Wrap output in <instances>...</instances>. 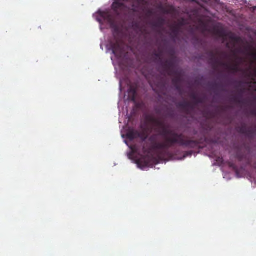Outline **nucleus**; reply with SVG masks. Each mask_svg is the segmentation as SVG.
I'll use <instances>...</instances> for the list:
<instances>
[{
    "label": "nucleus",
    "mask_w": 256,
    "mask_h": 256,
    "mask_svg": "<svg viewBox=\"0 0 256 256\" xmlns=\"http://www.w3.org/2000/svg\"><path fill=\"white\" fill-rule=\"evenodd\" d=\"M146 120L152 124L154 131L158 134L150 136L148 140L152 144V149L156 151L160 160L172 158L173 155L169 149L176 144L188 148H200L198 141L189 140L182 134L166 128L164 123L153 116L147 115Z\"/></svg>",
    "instance_id": "1"
},
{
    "label": "nucleus",
    "mask_w": 256,
    "mask_h": 256,
    "mask_svg": "<svg viewBox=\"0 0 256 256\" xmlns=\"http://www.w3.org/2000/svg\"><path fill=\"white\" fill-rule=\"evenodd\" d=\"M236 50L246 58L236 56L234 62H228L224 60L228 58L224 52L210 50L207 52L208 62L214 70L222 68L231 74L240 73L247 80H256V50L250 46H245L243 49L240 48Z\"/></svg>",
    "instance_id": "2"
},
{
    "label": "nucleus",
    "mask_w": 256,
    "mask_h": 256,
    "mask_svg": "<svg viewBox=\"0 0 256 256\" xmlns=\"http://www.w3.org/2000/svg\"><path fill=\"white\" fill-rule=\"evenodd\" d=\"M100 17L106 21L110 26V27L114 28V42H110L111 48L113 54L116 57L120 58L124 54V50L122 47V40L116 36V32H118V28L115 24V20L112 16L106 12H100Z\"/></svg>",
    "instance_id": "3"
},
{
    "label": "nucleus",
    "mask_w": 256,
    "mask_h": 256,
    "mask_svg": "<svg viewBox=\"0 0 256 256\" xmlns=\"http://www.w3.org/2000/svg\"><path fill=\"white\" fill-rule=\"evenodd\" d=\"M168 54L170 58L164 60V62L162 63V70L167 73L168 76L177 77L178 75L177 64V57L176 56L175 50L174 48L170 49Z\"/></svg>",
    "instance_id": "4"
},
{
    "label": "nucleus",
    "mask_w": 256,
    "mask_h": 256,
    "mask_svg": "<svg viewBox=\"0 0 256 256\" xmlns=\"http://www.w3.org/2000/svg\"><path fill=\"white\" fill-rule=\"evenodd\" d=\"M127 82L126 84L130 86L128 90V98L129 100L136 102V96H137V91H138V81H136V82L132 84V81H120V86L122 88V84H124V82Z\"/></svg>",
    "instance_id": "5"
},
{
    "label": "nucleus",
    "mask_w": 256,
    "mask_h": 256,
    "mask_svg": "<svg viewBox=\"0 0 256 256\" xmlns=\"http://www.w3.org/2000/svg\"><path fill=\"white\" fill-rule=\"evenodd\" d=\"M154 56L156 57V59L158 60V70L160 72V74L164 76H168L167 73H165L162 70V63L164 62V60H162V50H160L158 52H154Z\"/></svg>",
    "instance_id": "6"
},
{
    "label": "nucleus",
    "mask_w": 256,
    "mask_h": 256,
    "mask_svg": "<svg viewBox=\"0 0 256 256\" xmlns=\"http://www.w3.org/2000/svg\"><path fill=\"white\" fill-rule=\"evenodd\" d=\"M229 38L230 40V42L226 44V47L228 48H230V45L232 46V48H234L235 47L236 44H237L240 43L242 41V38L240 36H236L234 35H231L229 36Z\"/></svg>",
    "instance_id": "7"
},
{
    "label": "nucleus",
    "mask_w": 256,
    "mask_h": 256,
    "mask_svg": "<svg viewBox=\"0 0 256 256\" xmlns=\"http://www.w3.org/2000/svg\"><path fill=\"white\" fill-rule=\"evenodd\" d=\"M126 136L129 140H132L137 138L140 137V133L136 130L129 129L126 134Z\"/></svg>",
    "instance_id": "8"
},
{
    "label": "nucleus",
    "mask_w": 256,
    "mask_h": 256,
    "mask_svg": "<svg viewBox=\"0 0 256 256\" xmlns=\"http://www.w3.org/2000/svg\"><path fill=\"white\" fill-rule=\"evenodd\" d=\"M112 9L118 14H120V12L124 7V4L120 2H114L112 4Z\"/></svg>",
    "instance_id": "9"
},
{
    "label": "nucleus",
    "mask_w": 256,
    "mask_h": 256,
    "mask_svg": "<svg viewBox=\"0 0 256 256\" xmlns=\"http://www.w3.org/2000/svg\"><path fill=\"white\" fill-rule=\"evenodd\" d=\"M190 106V102L186 101H184L178 103L177 106L182 109L186 114H190L188 107Z\"/></svg>",
    "instance_id": "10"
},
{
    "label": "nucleus",
    "mask_w": 256,
    "mask_h": 256,
    "mask_svg": "<svg viewBox=\"0 0 256 256\" xmlns=\"http://www.w3.org/2000/svg\"><path fill=\"white\" fill-rule=\"evenodd\" d=\"M164 18L162 17H158L156 20L152 22L151 24L153 27L156 28H162L165 24Z\"/></svg>",
    "instance_id": "11"
},
{
    "label": "nucleus",
    "mask_w": 256,
    "mask_h": 256,
    "mask_svg": "<svg viewBox=\"0 0 256 256\" xmlns=\"http://www.w3.org/2000/svg\"><path fill=\"white\" fill-rule=\"evenodd\" d=\"M171 37L175 41V40L177 38L179 35L180 28L178 25L174 26L171 27Z\"/></svg>",
    "instance_id": "12"
},
{
    "label": "nucleus",
    "mask_w": 256,
    "mask_h": 256,
    "mask_svg": "<svg viewBox=\"0 0 256 256\" xmlns=\"http://www.w3.org/2000/svg\"><path fill=\"white\" fill-rule=\"evenodd\" d=\"M214 31L216 34L218 35L220 38L225 39L227 36V34L226 32L223 29L217 28L215 29Z\"/></svg>",
    "instance_id": "13"
},
{
    "label": "nucleus",
    "mask_w": 256,
    "mask_h": 256,
    "mask_svg": "<svg viewBox=\"0 0 256 256\" xmlns=\"http://www.w3.org/2000/svg\"><path fill=\"white\" fill-rule=\"evenodd\" d=\"M256 133V130L254 128L252 127H249L247 128L246 134V136L250 138H252L254 137Z\"/></svg>",
    "instance_id": "14"
},
{
    "label": "nucleus",
    "mask_w": 256,
    "mask_h": 256,
    "mask_svg": "<svg viewBox=\"0 0 256 256\" xmlns=\"http://www.w3.org/2000/svg\"><path fill=\"white\" fill-rule=\"evenodd\" d=\"M247 128L248 127L246 124H244L242 126L237 128V130L240 133L246 135V134Z\"/></svg>",
    "instance_id": "15"
},
{
    "label": "nucleus",
    "mask_w": 256,
    "mask_h": 256,
    "mask_svg": "<svg viewBox=\"0 0 256 256\" xmlns=\"http://www.w3.org/2000/svg\"><path fill=\"white\" fill-rule=\"evenodd\" d=\"M198 96V94L194 91H192L190 93V97L194 101V103H195L196 100Z\"/></svg>",
    "instance_id": "16"
},
{
    "label": "nucleus",
    "mask_w": 256,
    "mask_h": 256,
    "mask_svg": "<svg viewBox=\"0 0 256 256\" xmlns=\"http://www.w3.org/2000/svg\"><path fill=\"white\" fill-rule=\"evenodd\" d=\"M228 165L230 168H232L235 172H237L238 171V166L232 162H229Z\"/></svg>",
    "instance_id": "17"
},
{
    "label": "nucleus",
    "mask_w": 256,
    "mask_h": 256,
    "mask_svg": "<svg viewBox=\"0 0 256 256\" xmlns=\"http://www.w3.org/2000/svg\"><path fill=\"white\" fill-rule=\"evenodd\" d=\"M204 101V98L203 97H200L199 96L198 97L196 100V101L194 104L196 105L199 104H202Z\"/></svg>",
    "instance_id": "18"
},
{
    "label": "nucleus",
    "mask_w": 256,
    "mask_h": 256,
    "mask_svg": "<svg viewBox=\"0 0 256 256\" xmlns=\"http://www.w3.org/2000/svg\"><path fill=\"white\" fill-rule=\"evenodd\" d=\"M236 158L239 161H242L244 158V154L240 152H237L236 154Z\"/></svg>",
    "instance_id": "19"
},
{
    "label": "nucleus",
    "mask_w": 256,
    "mask_h": 256,
    "mask_svg": "<svg viewBox=\"0 0 256 256\" xmlns=\"http://www.w3.org/2000/svg\"><path fill=\"white\" fill-rule=\"evenodd\" d=\"M143 152L145 154H149L151 152V149H146L144 146L143 148Z\"/></svg>",
    "instance_id": "20"
},
{
    "label": "nucleus",
    "mask_w": 256,
    "mask_h": 256,
    "mask_svg": "<svg viewBox=\"0 0 256 256\" xmlns=\"http://www.w3.org/2000/svg\"><path fill=\"white\" fill-rule=\"evenodd\" d=\"M192 154H193V151H192V150L187 152L184 154V157L186 158V156H192Z\"/></svg>",
    "instance_id": "21"
},
{
    "label": "nucleus",
    "mask_w": 256,
    "mask_h": 256,
    "mask_svg": "<svg viewBox=\"0 0 256 256\" xmlns=\"http://www.w3.org/2000/svg\"><path fill=\"white\" fill-rule=\"evenodd\" d=\"M194 108V106L191 104V106L188 107V110L190 113V111L193 110Z\"/></svg>",
    "instance_id": "22"
},
{
    "label": "nucleus",
    "mask_w": 256,
    "mask_h": 256,
    "mask_svg": "<svg viewBox=\"0 0 256 256\" xmlns=\"http://www.w3.org/2000/svg\"><path fill=\"white\" fill-rule=\"evenodd\" d=\"M250 113L252 115L256 116V110H252L250 112Z\"/></svg>",
    "instance_id": "23"
},
{
    "label": "nucleus",
    "mask_w": 256,
    "mask_h": 256,
    "mask_svg": "<svg viewBox=\"0 0 256 256\" xmlns=\"http://www.w3.org/2000/svg\"><path fill=\"white\" fill-rule=\"evenodd\" d=\"M246 82H247L248 84H252V82L253 81L250 80V81H246Z\"/></svg>",
    "instance_id": "24"
},
{
    "label": "nucleus",
    "mask_w": 256,
    "mask_h": 256,
    "mask_svg": "<svg viewBox=\"0 0 256 256\" xmlns=\"http://www.w3.org/2000/svg\"><path fill=\"white\" fill-rule=\"evenodd\" d=\"M234 100L236 102H237V100H236V98H234Z\"/></svg>",
    "instance_id": "25"
},
{
    "label": "nucleus",
    "mask_w": 256,
    "mask_h": 256,
    "mask_svg": "<svg viewBox=\"0 0 256 256\" xmlns=\"http://www.w3.org/2000/svg\"><path fill=\"white\" fill-rule=\"evenodd\" d=\"M147 138V136H145L144 138V140H146V138Z\"/></svg>",
    "instance_id": "26"
},
{
    "label": "nucleus",
    "mask_w": 256,
    "mask_h": 256,
    "mask_svg": "<svg viewBox=\"0 0 256 256\" xmlns=\"http://www.w3.org/2000/svg\"><path fill=\"white\" fill-rule=\"evenodd\" d=\"M148 82H150V84H152V81H148Z\"/></svg>",
    "instance_id": "27"
},
{
    "label": "nucleus",
    "mask_w": 256,
    "mask_h": 256,
    "mask_svg": "<svg viewBox=\"0 0 256 256\" xmlns=\"http://www.w3.org/2000/svg\"><path fill=\"white\" fill-rule=\"evenodd\" d=\"M120 0H114V2L118 1V2H120Z\"/></svg>",
    "instance_id": "28"
},
{
    "label": "nucleus",
    "mask_w": 256,
    "mask_h": 256,
    "mask_svg": "<svg viewBox=\"0 0 256 256\" xmlns=\"http://www.w3.org/2000/svg\"><path fill=\"white\" fill-rule=\"evenodd\" d=\"M139 0L140 2H144V0Z\"/></svg>",
    "instance_id": "29"
},
{
    "label": "nucleus",
    "mask_w": 256,
    "mask_h": 256,
    "mask_svg": "<svg viewBox=\"0 0 256 256\" xmlns=\"http://www.w3.org/2000/svg\"><path fill=\"white\" fill-rule=\"evenodd\" d=\"M172 80H180V79H173Z\"/></svg>",
    "instance_id": "30"
}]
</instances>
